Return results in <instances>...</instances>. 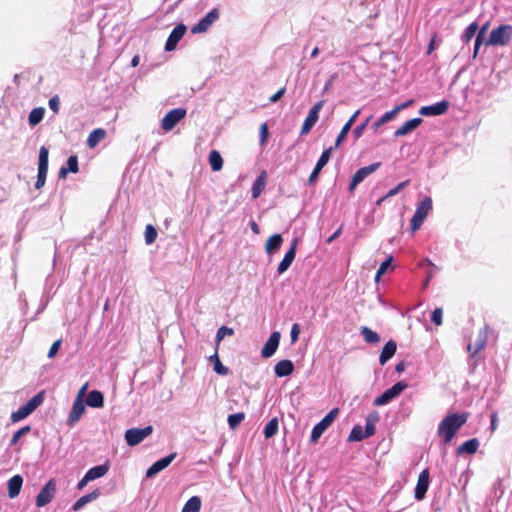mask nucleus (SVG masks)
<instances>
[{
	"label": "nucleus",
	"mask_w": 512,
	"mask_h": 512,
	"mask_svg": "<svg viewBox=\"0 0 512 512\" xmlns=\"http://www.w3.org/2000/svg\"><path fill=\"white\" fill-rule=\"evenodd\" d=\"M466 414L453 413L446 416L439 424L437 434L443 438L444 444H449L458 430L467 421Z\"/></svg>",
	"instance_id": "nucleus-1"
},
{
	"label": "nucleus",
	"mask_w": 512,
	"mask_h": 512,
	"mask_svg": "<svg viewBox=\"0 0 512 512\" xmlns=\"http://www.w3.org/2000/svg\"><path fill=\"white\" fill-rule=\"evenodd\" d=\"M512 37V26L503 24L493 29L486 41L487 46H505Z\"/></svg>",
	"instance_id": "nucleus-2"
},
{
	"label": "nucleus",
	"mask_w": 512,
	"mask_h": 512,
	"mask_svg": "<svg viewBox=\"0 0 512 512\" xmlns=\"http://www.w3.org/2000/svg\"><path fill=\"white\" fill-rule=\"evenodd\" d=\"M44 401L43 392L33 396L24 406L11 414V421L17 423L28 417L35 409H37Z\"/></svg>",
	"instance_id": "nucleus-3"
},
{
	"label": "nucleus",
	"mask_w": 512,
	"mask_h": 512,
	"mask_svg": "<svg viewBox=\"0 0 512 512\" xmlns=\"http://www.w3.org/2000/svg\"><path fill=\"white\" fill-rule=\"evenodd\" d=\"M432 210V199L425 197L417 206L416 211L411 218V230L415 232L421 227L426 217Z\"/></svg>",
	"instance_id": "nucleus-4"
},
{
	"label": "nucleus",
	"mask_w": 512,
	"mask_h": 512,
	"mask_svg": "<svg viewBox=\"0 0 512 512\" xmlns=\"http://www.w3.org/2000/svg\"><path fill=\"white\" fill-rule=\"evenodd\" d=\"M339 414L338 408H333L320 422H318L312 429L310 441L315 443L322 436V434L330 427Z\"/></svg>",
	"instance_id": "nucleus-5"
},
{
	"label": "nucleus",
	"mask_w": 512,
	"mask_h": 512,
	"mask_svg": "<svg viewBox=\"0 0 512 512\" xmlns=\"http://www.w3.org/2000/svg\"><path fill=\"white\" fill-rule=\"evenodd\" d=\"M153 432V427L151 425L146 426L144 428H131L126 430L124 438L126 443L133 447L141 443L145 438L150 436Z\"/></svg>",
	"instance_id": "nucleus-6"
},
{
	"label": "nucleus",
	"mask_w": 512,
	"mask_h": 512,
	"mask_svg": "<svg viewBox=\"0 0 512 512\" xmlns=\"http://www.w3.org/2000/svg\"><path fill=\"white\" fill-rule=\"evenodd\" d=\"M48 156V149L45 146H42L39 150L38 174L37 181L35 183L36 189H40L45 185L48 172Z\"/></svg>",
	"instance_id": "nucleus-7"
},
{
	"label": "nucleus",
	"mask_w": 512,
	"mask_h": 512,
	"mask_svg": "<svg viewBox=\"0 0 512 512\" xmlns=\"http://www.w3.org/2000/svg\"><path fill=\"white\" fill-rule=\"evenodd\" d=\"M407 384L403 381L395 383L391 388L384 391L379 397L374 400L375 406H384L396 398L405 388Z\"/></svg>",
	"instance_id": "nucleus-8"
},
{
	"label": "nucleus",
	"mask_w": 512,
	"mask_h": 512,
	"mask_svg": "<svg viewBox=\"0 0 512 512\" xmlns=\"http://www.w3.org/2000/svg\"><path fill=\"white\" fill-rule=\"evenodd\" d=\"M186 110L184 108H175L170 110L161 121V128L165 131H171L184 117Z\"/></svg>",
	"instance_id": "nucleus-9"
},
{
	"label": "nucleus",
	"mask_w": 512,
	"mask_h": 512,
	"mask_svg": "<svg viewBox=\"0 0 512 512\" xmlns=\"http://www.w3.org/2000/svg\"><path fill=\"white\" fill-rule=\"evenodd\" d=\"M56 493V482L54 479H50L44 487L40 490L36 497L37 507H44L52 501Z\"/></svg>",
	"instance_id": "nucleus-10"
},
{
	"label": "nucleus",
	"mask_w": 512,
	"mask_h": 512,
	"mask_svg": "<svg viewBox=\"0 0 512 512\" xmlns=\"http://www.w3.org/2000/svg\"><path fill=\"white\" fill-rule=\"evenodd\" d=\"M219 18V10L214 8L209 11L203 18L199 20L197 24H195L191 28V32L193 34H200L206 32L212 24L217 21Z\"/></svg>",
	"instance_id": "nucleus-11"
},
{
	"label": "nucleus",
	"mask_w": 512,
	"mask_h": 512,
	"mask_svg": "<svg viewBox=\"0 0 512 512\" xmlns=\"http://www.w3.org/2000/svg\"><path fill=\"white\" fill-rule=\"evenodd\" d=\"M381 166L380 162L373 163L369 166L358 169L350 182L349 191L352 192L362 181H364L369 175L374 173Z\"/></svg>",
	"instance_id": "nucleus-12"
},
{
	"label": "nucleus",
	"mask_w": 512,
	"mask_h": 512,
	"mask_svg": "<svg viewBox=\"0 0 512 512\" xmlns=\"http://www.w3.org/2000/svg\"><path fill=\"white\" fill-rule=\"evenodd\" d=\"M323 107V101L317 102L308 112V115L302 125L301 135L307 134L319 119V112Z\"/></svg>",
	"instance_id": "nucleus-13"
},
{
	"label": "nucleus",
	"mask_w": 512,
	"mask_h": 512,
	"mask_svg": "<svg viewBox=\"0 0 512 512\" xmlns=\"http://www.w3.org/2000/svg\"><path fill=\"white\" fill-rule=\"evenodd\" d=\"M187 28L184 24H178L170 33L166 43H165V50L170 52L173 51L178 42L182 39L186 32Z\"/></svg>",
	"instance_id": "nucleus-14"
},
{
	"label": "nucleus",
	"mask_w": 512,
	"mask_h": 512,
	"mask_svg": "<svg viewBox=\"0 0 512 512\" xmlns=\"http://www.w3.org/2000/svg\"><path fill=\"white\" fill-rule=\"evenodd\" d=\"M176 453H171L168 456L161 458L160 460L153 463L146 471V477L152 478L158 473H160L162 470L167 468L171 462L175 459Z\"/></svg>",
	"instance_id": "nucleus-15"
},
{
	"label": "nucleus",
	"mask_w": 512,
	"mask_h": 512,
	"mask_svg": "<svg viewBox=\"0 0 512 512\" xmlns=\"http://www.w3.org/2000/svg\"><path fill=\"white\" fill-rule=\"evenodd\" d=\"M449 108V102L446 100H443L441 102L429 105V106H423L419 110V114L422 116H439L444 114Z\"/></svg>",
	"instance_id": "nucleus-16"
},
{
	"label": "nucleus",
	"mask_w": 512,
	"mask_h": 512,
	"mask_svg": "<svg viewBox=\"0 0 512 512\" xmlns=\"http://www.w3.org/2000/svg\"><path fill=\"white\" fill-rule=\"evenodd\" d=\"M488 340L487 329L483 328L479 330L477 338L473 344L469 343L467 345V351L470 353L471 357L477 355L482 349L485 348Z\"/></svg>",
	"instance_id": "nucleus-17"
},
{
	"label": "nucleus",
	"mask_w": 512,
	"mask_h": 512,
	"mask_svg": "<svg viewBox=\"0 0 512 512\" xmlns=\"http://www.w3.org/2000/svg\"><path fill=\"white\" fill-rule=\"evenodd\" d=\"M281 334L278 331H274L261 350V356L263 358L271 357L277 350L280 342Z\"/></svg>",
	"instance_id": "nucleus-18"
},
{
	"label": "nucleus",
	"mask_w": 512,
	"mask_h": 512,
	"mask_svg": "<svg viewBox=\"0 0 512 512\" xmlns=\"http://www.w3.org/2000/svg\"><path fill=\"white\" fill-rule=\"evenodd\" d=\"M297 243H298V239L294 238L291 243V247L286 252L282 261L279 263L278 268H277V272L279 275L286 272L288 270V268L291 266L292 262L294 261L295 256H296Z\"/></svg>",
	"instance_id": "nucleus-19"
},
{
	"label": "nucleus",
	"mask_w": 512,
	"mask_h": 512,
	"mask_svg": "<svg viewBox=\"0 0 512 512\" xmlns=\"http://www.w3.org/2000/svg\"><path fill=\"white\" fill-rule=\"evenodd\" d=\"M429 487V471L428 469H424L418 477V481L415 488V498L417 500H422L425 497V494Z\"/></svg>",
	"instance_id": "nucleus-20"
},
{
	"label": "nucleus",
	"mask_w": 512,
	"mask_h": 512,
	"mask_svg": "<svg viewBox=\"0 0 512 512\" xmlns=\"http://www.w3.org/2000/svg\"><path fill=\"white\" fill-rule=\"evenodd\" d=\"M85 404L83 400H74L72 409L67 419V425L73 427L85 412Z\"/></svg>",
	"instance_id": "nucleus-21"
},
{
	"label": "nucleus",
	"mask_w": 512,
	"mask_h": 512,
	"mask_svg": "<svg viewBox=\"0 0 512 512\" xmlns=\"http://www.w3.org/2000/svg\"><path fill=\"white\" fill-rule=\"evenodd\" d=\"M396 349H397V344L395 341L393 340H390L388 341L382 351H381V354H380V357H379V362L381 365H384L387 363V361H389L395 354L396 352Z\"/></svg>",
	"instance_id": "nucleus-22"
},
{
	"label": "nucleus",
	"mask_w": 512,
	"mask_h": 512,
	"mask_svg": "<svg viewBox=\"0 0 512 512\" xmlns=\"http://www.w3.org/2000/svg\"><path fill=\"white\" fill-rule=\"evenodd\" d=\"M23 484V478L20 475H14L8 481V496L13 499L20 493Z\"/></svg>",
	"instance_id": "nucleus-23"
},
{
	"label": "nucleus",
	"mask_w": 512,
	"mask_h": 512,
	"mask_svg": "<svg viewBox=\"0 0 512 512\" xmlns=\"http://www.w3.org/2000/svg\"><path fill=\"white\" fill-rule=\"evenodd\" d=\"M421 123H422L421 118L410 119V120L406 121L401 127H399L395 131V136L396 137L404 136V135L408 134L409 132L415 130Z\"/></svg>",
	"instance_id": "nucleus-24"
},
{
	"label": "nucleus",
	"mask_w": 512,
	"mask_h": 512,
	"mask_svg": "<svg viewBox=\"0 0 512 512\" xmlns=\"http://www.w3.org/2000/svg\"><path fill=\"white\" fill-rule=\"evenodd\" d=\"M266 178L267 174L266 171H262L260 175L257 177L255 182L253 183L251 194L253 199H257L261 193L263 192L265 186H266Z\"/></svg>",
	"instance_id": "nucleus-25"
},
{
	"label": "nucleus",
	"mask_w": 512,
	"mask_h": 512,
	"mask_svg": "<svg viewBox=\"0 0 512 512\" xmlns=\"http://www.w3.org/2000/svg\"><path fill=\"white\" fill-rule=\"evenodd\" d=\"M360 111L357 110L351 117L350 119L346 122V124L342 127L340 133L338 134L337 138H336V141H335V147H339L340 144L342 143V141L345 139V137L347 136V134L349 133L352 125L354 124V122L356 121L358 115H359Z\"/></svg>",
	"instance_id": "nucleus-26"
},
{
	"label": "nucleus",
	"mask_w": 512,
	"mask_h": 512,
	"mask_svg": "<svg viewBox=\"0 0 512 512\" xmlns=\"http://www.w3.org/2000/svg\"><path fill=\"white\" fill-rule=\"evenodd\" d=\"M294 370V365L290 360L279 361L274 368L275 374L278 377H285L290 375Z\"/></svg>",
	"instance_id": "nucleus-27"
},
{
	"label": "nucleus",
	"mask_w": 512,
	"mask_h": 512,
	"mask_svg": "<svg viewBox=\"0 0 512 512\" xmlns=\"http://www.w3.org/2000/svg\"><path fill=\"white\" fill-rule=\"evenodd\" d=\"M78 170V157L76 155H72L67 160V166L61 167L59 170V177L66 178L68 173H77Z\"/></svg>",
	"instance_id": "nucleus-28"
},
{
	"label": "nucleus",
	"mask_w": 512,
	"mask_h": 512,
	"mask_svg": "<svg viewBox=\"0 0 512 512\" xmlns=\"http://www.w3.org/2000/svg\"><path fill=\"white\" fill-rule=\"evenodd\" d=\"M283 238L280 234H274L271 237L268 238L266 245H265V251L268 255L274 254L282 245Z\"/></svg>",
	"instance_id": "nucleus-29"
},
{
	"label": "nucleus",
	"mask_w": 512,
	"mask_h": 512,
	"mask_svg": "<svg viewBox=\"0 0 512 512\" xmlns=\"http://www.w3.org/2000/svg\"><path fill=\"white\" fill-rule=\"evenodd\" d=\"M86 404L93 408H101L104 405L103 394L98 390H92L88 393Z\"/></svg>",
	"instance_id": "nucleus-30"
},
{
	"label": "nucleus",
	"mask_w": 512,
	"mask_h": 512,
	"mask_svg": "<svg viewBox=\"0 0 512 512\" xmlns=\"http://www.w3.org/2000/svg\"><path fill=\"white\" fill-rule=\"evenodd\" d=\"M108 470H109L108 462H106L105 464H102V465L92 467L86 472L87 479H90V481H93L98 478H101L108 472Z\"/></svg>",
	"instance_id": "nucleus-31"
},
{
	"label": "nucleus",
	"mask_w": 512,
	"mask_h": 512,
	"mask_svg": "<svg viewBox=\"0 0 512 512\" xmlns=\"http://www.w3.org/2000/svg\"><path fill=\"white\" fill-rule=\"evenodd\" d=\"M106 136V131L102 128L94 129L87 138L89 148L96 147Z\"/></svg>",
	"instance_id": "nucleus-32"
},
{
	"label": "nucleus",
	"mask_w": 512,
	"mask_h": 512,
	"mask_svg": "<svg viewBox=\"0 0 512 512\" xmlns=\"http://www.w3.org/2000/svg\"><path fill=\"white\" fill-rule=\"evenodd\" d=\"M479 447V441L476 438L465 441L458 447L459 454H474Z\"/></svg>",
	"instance_id": "nucleus-33"
},
{
	"label": "nucleus",
	"mask_w": 512,
	"mask_h": 512,
	"mask_svg": "<svg viewBox=\"0 0 512 512\" xmlns=\"http://www.w3.org/2000/svg\"><path fill=\"white\" fill-rule=\"evenodd\" d=\"M209 164L213 171H220L222 169L223 159H222L221 154L218 151L212 150L209 153Z\"/></svg>",
	"instance_id": "nucleus-34"
},
{
	"label": "nucleus",
	"mask_w": 512,
	"mask_h": 512,
	"mask_svg": "<svg viewBox=\"0 0 512 512\" xmlns=\"http://www.w3.org/2000/svg\"><path fill=\"white\" fill-rule=\"evenodd\" d=\"M201 498L199 496L191 497L183 506L181 512H200Z\"/></svg>",
	"instance_id": "nucleus-35"
},
{
	"label": "nucleus",
	"mask_w": 512,
	"mask_h": 512,
	"mask_svg": "<svg viewBox=\"0 0 512 512\" xmlns=\"http://www.w3.org/2000/svg\"><path fill=\"white\" fill-rule=\"evenodd\" d=\"M360 333L363 336L365 342L369 344H377L380 342V336L370 328L364 326L361 327Z\"/></svg>",
	"instance_id": "nucleus-36"
},
{
	"label": "nucleus",
	"mask_w": 512,
	"mask_h": 512,
	"mask_svg": "<svg viewBox=\"0 0 512 512\" xmlns=\"http://www.w3.org/2000/svg\"><path fill=\"white\" fill-rule=\"evenodd\" d=\"M209 361L211 363H213V365H214L213 369L217 374H219V375H227L228 374V368L221 363L217 351L209 357Z\"/></svg>",
	"instance_id": "nucleus-37"
},
{
	"label": "nucleus",
	"mask_w": 512,
	"mask_h": 512,
	"mask_svg": "<svg viewBox=\"0 0 512 512\" xmlns=\"http://www.w3.org/2000/svg\"><path fill=\"white\" fill-rule=\"evenodd\" d=\"M98 496H99V492L98 491H93V492H91V493H89L87 495L82 496L81 498H79L75 502V504L73 505V509L74 510H79L85 504L89 503L92 500H95Z\"/></svg>",
	"instance_id": "nucleus-38"
},
{
	"label": "nucleus",
	"mask_w": 512,
	"mask_h": 512,
	"mask_svg": "<svg viewBox=\"0 0 512 512\" xmlns=\"http://www.w3.org/2000/svg\"><path fill=\"white\" fill-rule=\"evenodd\" d=\"M44 113V108H34L28 116L29 124L35 126L40 123L44 117Z\"/></svg>",
	"instance_id": "nucleus-39"
},
{
	"label": "nucleus",
	"mask_w": 512,
	"mask_h": 512,
	"mask_svg": "<svg viewBox=\"0 0 512 512\" xmlns=\"http://www.w3.org/2000/svg\"><path fill=\"white\" fill-rule=\"evenodd\" d=\"M278 419H271L266 426L264 427L263 433L265 438L269 439L273 437L278 432Z\"/></svg>",
	"instance_id": "nucleus-40"
},
{
	"label": "nucleus",
	"mask_w": 512,
	"mask_h": 512,
	"mask_svg": "<svg viewBox=\"0 0 512 512\" xmlns=\"http://www.w3.org/2000/svg\"><path fill=\"white\" fill-rule=\"evenodd\" d=\"M368 438L367 435L364 432V429L360 426H354L353 429L350 432V435L348 437V441H361L363 439Z\"/></svg>",
	"instance_id": "nucleus-41"
},
{
	"label": "nucleus",
	"mask_w": 512,
	"mask_h": 512,
	"mask_svg": "<svg viewBox=\"0 0 512 512\" xmlns=\"http://www.w3.org/2000/svg\"><path fill=\"white\" fill-rule=\"evenodd\" d=\"M377 420H378L377 414L369 415L367 417L364 432L368 438L375 433V423Z\"/></svg>",
	"instance_id": "nucleus-42"
},
{
	"label": "nucleus",
	"mask_w": 512,
	"mask_h": 512,
	"mask_svg": "<svg viewBox=\"0 0 512 512\" xmlns=\"http://www.w3.org/2000/svg\"><path fill=\"white\" fill-rule=\"evenodd\" d=\"M477 30L478 24L476 22L471 23L462 34L463 42H469L475 36Z\"/></svg>",
	"instance_id": "nucleus-43"
},
{
	"label": "nucleus",
	"mask_w": 512,
	"mask_h": 512,
	"mask_svg": "<svg viewBox=\"0 0 512 512\" xmlns=\"http://www.w3.org/2000/svg\"><path fill=\"white\" fill-rule=\"evenodd\" d=\"M245 414L242 412L231 414L228 416V425L231 429H236V427L244 420Z\"/></svg>",
	"instance_id": "nucleus-44"
},
{
	"label": "nucleus",
	"mask_w": 512,
	"mask_h": 512,
	"mask_svg": "<svg viewBox=\"0 0 512 512\" xmlns=\"http://www.w3.org/2000/svg\"><path fill=\"white\" fill-rule=\"evenodd\" d=\"M396 116L395 112L393 110L391 111H388L386 113H384L374 124H373V128L374 129H377L379 128L381 125L391 121L394 117Z\"/></svg>",
	"instance_id": "nucleus-45"
},
{
	"label": "nucleus",
	"mask_w": 512,
	"mask_h": 512,
	"mask_svg": "<svg viewBox=\"0 0 512 512\" xmlns=\"http://www.w3.org/2000/svg\"><path fill=\"white\" fill-rule=\"evenodd\" d=\"M233 334L234 331L232 328H229L227 326L220 327L216 333V343L219 344L226 336H231Z\"/></svg>",
	"instance_id": "nucleus-46"
},
{
	"label": "nucleus",
	"mask_w": 512,
	"mask_h": 512,
	"mask_svg": "<svg viewBox=\"0 0 512 512\" xmlns=\"http://www.w3.org/2000/svg\"><path fill=\"white\" fill-rule=\"evenodd\" d=\"M30 430H31V427H30L29 425L24 426V427L20 428L19 430H17V431L13 434V436H12V438H11V440H10V446H14V445H16V444H17V442L19 441V439H20L23 435H25V434L29 433V432H30Z\"/></svg>",
	"instance_id": "nucleus-47"
},
{
	"label": "nucleus",
	"mask_w": 512,
	"mask_h": 512,
	"mask_svg": "<svg viewBox=\"0 0 512 512\" xmlns=\"http://www.w3.org/2000/svg\"><path fill=\"white\" fill-rule=\"evenodd\" d=\"M332 150L333 148L332 147H329L328 149H325L320 158L318 159L317 163H316V166H318L319 168H322L328 163V161L330 160V157H331V154H332Z\"/></svg>",
	"instance_id": "nucleus-48"
},
{
	"label": "nucleus",
	"mask_w": 512,
	"mask_h": 512,
	"mask_svg": "<svg viewBox=\"0 0 512 512\" xmlns=\"http://www.w3.org/2000/svg\"><path fill=\"white\" fill-rule=\"evenodd\" d=\"M157 237V231L152 225H147L145 229V241L147 244H152Z\"/></svg>",
	"instance_id": "nucleus-49"
},
{
	"label": "nucleus",
	"mask_w": 512,
	"mask_h": 512,
	"mask_svg": "<svg viewBox=\"0 0 512 512\" xmlns=\"http://www.w3.org/2000/svg\"><path fill=\"white\" fill-rule=\"evenodd\" d=\"M391 261H392V257H389L381 263L380 267L378 268V270L376 272V276H375L376 281H379L380 277L386 272V270L388 269V267L391 264Z\"/></svg>",
	"instance_id": "nucleus-50"
},
{
	"label": "nucleus",
	"mask_w": 512,
	"mask_h": 512,
	"mask_svg": "<svg viewBox=\"0 0 512 512\" xmlns=\"http://www.w3.org/2000/svg\"><path fill=\"white\" fill-rule=\"evenodd\" d=\"M48 105H49V108L55 113L57 114L59 112V109H60V98L58 95H54L52 96L50 99H49V102H48Z\"/></svg>",
	"instance_id": "nucleus-51"
},
{
	"label": "nucleus",
	"mask_w": 512,
	"mask_h": 512,
	"mask_svg": "<svg viewBox=\"0 0 512 512\" xmlns=\"http://www.w3.org/2000/svg\"><path fill=\"white\" fill-rule=\"evenodd\" d=\"M443 311L441 308H436L431 315V321L439 326L442 324Z\"/></svg>",
	"instance_id": "nucleus-52"
},
{
	"label": "nucleus",
	"mask_w": 512,
	"mask_h": 512,
	"mask_svg": "<svg viewBox=\"0 0 512 512\" xmlns=\"http://www.w3.org/2000/svg\"><path fill=\"white\" fill-rule=\"evenodd\" d=\"M409 181L406 180V181H403L401 183H399L396 187H394L393 189L389 190L388 193L386 194V197H393L395 196L396 194H398L401 190H403L407 185H408Z\"/></svg>",
	"instance_id": "nucleus-53"
},
{
	"label": "nucleus",
	"mask_w": 512,
	"mask_h": 512,
	"mask_svg": "<svg viewBox=\"0 0 512 512\" xmlns=\"http://www.w3.org/2000/svg\"><path fill=\"white\" fill-rule=\"evenodd\" d=\"M299 334H300V326H299V324L295 323L292 325L291 332H290L291 343L294 344L295 342H297Z\"/></svg>",
	"instance_id": "nucleus-54"
},
{
	"label": "nucleus",
	"mask_w": 512,
	"mask_h": 512,
	"mask_svg": "<svg viewBox=\"0 0 512 512\" xmlns=\"http://www.w3.org/2000/svg\"><path fill=\"white\" fill-rule=\"evenodd\" d=\"M60 346H61V340H56L50 347L49 351H48V358H53L57 352L59 351L60 349Z\"/></svg>",
	"instance_id": "nucleus-55"
},
{
	"label": "nucleus",
	"mask_w": 512,
	"mask_h": 512,
	"mask_svg": "<svg viewBox=\"0 0 512 512\" xmlns=\"http://www.w3.org/2000/svg\"><path fill=\"white\" fill-rule=\"evenodd\" d=\"M368 122H369V118H368V119H367L363 124H361V125L357 126V127L353 130V134H354L355 138H357V139H358V138H360V137L362 136V134H363V132H364V130H365V128H366V126H367Z\"/></svg>",
	"instance_id": "nucleus-56"
},
{
	"label": "nucleus",
	"mask_w": 512,
	"mask_h": 512,
	"mask_svg": "<svg viewBox=\"0 0 512 512\" xmlns=\"http://www.w3.org/2000/svg\"><path fill=\"white\" fill-rule=\"evenodd\" d=\"M268 136V127L266 123L260 126V142L264 144Z\"/></svg>",
	"instance_id": "nucleus-57"
},
{
	"label": "nucleus",
	"mask_w": 512,
	"mask_h": 512,
	"mask_svg": "<svg viewBox=\"0 0 512 512\" xmlns=\"http://www.w3.org/2000/svg\"><path fill=\"white\" fill-rule=\"evenodd\" d=\"M322 168H319L318 166H315L309 179H308V182L309 184H312L318 177L319 173L321 172Z\"/></svg>",
	"instance_id": "nucleus-58"
},
{
	"label": "nucleus",
	"mask_w": 512,
	"mask_h": 512,
	"mask_svg": "<svg viewBox=\"0 0 512 512\" xmlns=\"http://www.w3.org/2000/svg\"><path fill=\"white\" fill-rule=\"evenodd\" d=\"M285 93V88H281L280 90H278L274 95H272L269 100L270 102L272 103H275L277 102Z\"/></svg>",
	"instance_id": "nucleus-59"
},
{
	"label": "nucleus",
	"mask_w": 512,
	"mask_h": 512,
	"mask_svg": "<svg viewBox=\"0 0 512 512\" xmlns=\"http://www.w3.org/2000/svg\"><path fill=\"white\" fill-rule=\"evenodd\" d=\"M413 100H408L398 106H396L393 111L395 112V114L397 115L401 110L409 107L411 104H412Z\"/></svg>",
	"instance_id": "nucleus-60"
},
{
	"label": "nucleus",
	"mask_w": 512,
	"mask_h": 512,
	"mask_svg": "<svg viewBox=\"0 0 512 512\" xmlns=\"http://www.w3.org/2000/svg\"><path fill=\"white\" fill-rule=\"evenodd\" d=\"M88 389V383H85L77 393L76 400H83L86 391Z\"/></svg>",
	"instance_id": "nucleus-61"
},
{
	"label": "nucleus",
	"mask_w": 512,
	"mask_h": 512,
	"mask_svg": "<svg viewBox=\"0 0 512 512\" xmlns=\"http://www.w3.org/2000/svg\"><path fill=\"white\" fill-rule=\"evenodd\" d=\"M483 40H481V35H477L476 36V39H475V45H474V53H473V57L475 58L478 54V51H479V48H480V45L482 43Z\"/></svg>",
	"instance_id": "nucleus-62"
},
{
	"label": "nucleus",
	"mask_w": 512,
	"mask_h": 512,
	"mask_svg": "<svg viewBox=\"0 0 512 512\" xmlns=\"http://www.w3.org/2000/svg\"><path fill=\"white\" fill-rule=\"evenodd\" d=\"M342 232V227L336 230L327 240L328 243H332L335 239H337Z\"/></svg>",
	"instance_id": "nucleus-63"
},
{
	"label": "nucleus",
	"mask_w": 512,
	"mask_h": 512,
	"mask_svg": "<svg viewBox=\"0 0 512 512\" xmlns=\"http://www.w3.org/2000/svg\"><path fill=\"white\" fill-rule=\"evenodd\" d=\"M89 482L90 479H87V475L85 474L84 477L78 483V489H83Z\"/></svg>",
	"instance_id": "nucleus-64"
}]
</instances>
